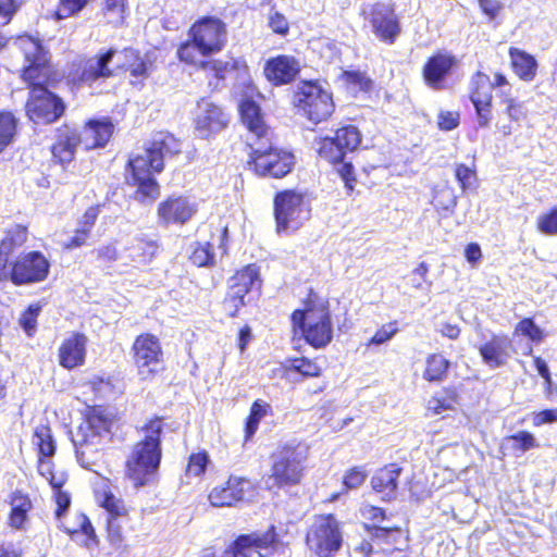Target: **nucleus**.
<instances>
[{
  "mask_svg": "<svg viewBox=\"0 0 557 557\" xmlns=\"http://www.w3.org/2000/svg\"><path fill=\"white\" fill-rule=\"evenodd\" d=\"M178 151L177 143L171 135H160L150 146L135 154L128 163L129 182L137 186L136 197L143 202L153 201L160 194L159 185L153 178L164 166L168 154Z\"/></svg>",
  "mask_w": 557,
  "mask_h": 557,
  "instance_id": "obj_1",
  "label": "nucleus"
},
{
  "mask_svg": "<svg viewBox=\"0 0 557 557\" xmlns=\"http://www.w3.org/2000/svg\"><path fill=\"white\" fill-rule=\"evenodd\" d=\"M151 67L152 60L148 53L141 57L131 48L121 51L109 49L85 61L79 79L90 83L98 78L113 76L120 70L128 71L133 77L146 78Z\"/></svg>",
  "mask_w": 557,
  "mask_h": 557,
  "instance_id": "obj_2",
  "label": "nucleus"
},
{
  "mask_svg": "<svg viewBox=\"0 0 557 557\" xmlns=\"http://www.w3.org/2000/svg\"><path fill=\"white\" fill-rule=\"evenodd\" d=\"M188 37L177 49V57L186 64L197 65L202 58L223 50L227 41L226 25L218 17H202L193 24Z\"/></svg>",
  "mask_w": 557,
  "mask_h": 557,
  "instance_id": "obj_3",
  "label": "nucleus"
},
{
  "mask_svg": "<svg viewBox=\"0 0 557 557\" xmlns=\"http://www.w3.org/2000/svg\"><path fill=\"white\" fill-rule=\"evenodd\" d=\"M111 425V416L104 409L95 407L88 410L82 423L72 432L76 458L84 468H90L99 460Z\"/></svg>",
  "mask_w": 557,
  "mask_h": 557,
  "instance_id": "obj_4",
  "label": "nucleus"
},
{
  "mask_svg": "<svg viewBox=\"0 0 557 557\" xmlns=\"http://www.w3.org/2000/svg\"><path fill=\"white\" fill-rule=\"evenodd\" d=\"M160 419L149 421L144 429L145 436L138 442L127 460V474L136 486L145 485L158 470L161 460Z\"/></svg>",
  "mask_w": 557,
  "mask_h": 557,
  "instance_id": "obj_5",
  "label": "nucleus"
},
{
  "mask_svg": "<svg viewBox=\"0 0 557 557\" xmlns=\"http://www.w3.org/2000/svg\"><path fill=\"white\" fill-rule=\"evenodd\" d=\"M295 331L314 348L325 347L333 338V325L327 301L310 296L302 310L292 314Z\"/></svg>",
  "mask_w": 557,
  "mask_h": 557,
  "instance_id": "obj_6",
  "label": "nucleus"
},
{
  "mask_svg": "<svg viewBox=\"0 0 557 557\" xmlns=\"http://www.w3.org/2000/svg\"><path fill=\"white\" fill-rule=\"evenodd\" d=\"M251 148L249 164L260 176L283 177L294 166V156L290 152L273 148L268 136L262 140L249 143Z\"/></svg>",
  "mask_w": 557,
  "mask_h": 557,
  "instance_id": "obj_7",
  "label": "nucleus"
},
{
  "mask_svg": "<svg viewBox=\"0 0 557 557\" xmlns=\"http://www.w3.org/2000/svg\"><path fill=\"white\" fill-rule=\"evenodd\" d=\"M306 543L318 557H331L343 544L341 523L333 515L314 517L307 531Z\"/></svg>",
  "mask_w": 557,
  "mask_h": 557,
  "instance_id": "obj_8",
  "label": "nucleus"
},
{
  "mask_svg": "<svg viewBox=\"0 0 557 557\" xmlns=\"http://www.w3.org/2000/svg\"><path fill=\"white\" fill-rule=\"evenodd\" d=\"M12 47L20 50L28 63L23 72L26 82L42 84L49 76V51L38 37L22 35L13 39Z\"/></svg>",
  "mask_w": 557,
  "mask_h": 557,
  "instance_id": "obj_9",
  "label": "nucleus"
},
{
  "mask_svg": "<svg viewBox=\"0 0 557 557\" xmlns=\"http://www.w3.org/2000/svg\"><path fill=\"white\" fill-rule=\"evenodd\" d=\"M296 102L314 123L326 120L334 111L331 92L317 82L304 83L296 94Z\"/></svg>",
  "mask_w": 557,
  "mask_h": 557,
  "instance_id": "obj_10",
  "label": "nucleus"
},
{
  "mask_svg": "<svg viewBox=\"0 0 557 557\" xmlns=\"http://www.w3.org/2000/svg\"><path fill=\"white\" fill-rule=\"evenodd\" d=\"M33 85L29 99L26 103V114L36 124H49L58 120L64 112V103L54 94L50 92L36 82Z\"/></svg>",
  "mask_w": 557,
  "mask_h": 557,
  "instance_id": "obj_11",
  "label": "nucleus"
},
{
  "mask_svg": "<svg viewBox=\"0 0 557 557\" xmlns=\"http://www.w3.org/2000/svg\"><path fill=\"white\" fill-rule=\"evenodd\" d=\"M277 231H295L308 219L309 210L301 194L285 190L275 197Z\"/></svg>",
  "mask_w": 557,
  "mask_h": 557,
  "instance_id": "obj_12",
  "label": "nucleus"
},
{
  "mask_svg": "<svg viewBox=\"0 0 557 557\" xmlns=\"http://www.w3.org/2000/svg\"><path fill=\"white\" fill-rule=\"evenodd\" d=\"M132 349L134 363L140 379H152L163 361V351L159 338L149 333L141 334L136 337Z\"/></svg>",
  "mask_w": 557,
  "mask_h": 557,
  "instance_id": "obj_13",
  "label": "nucleus"
},
{
  "mask_svg": "<svg viewBox=\"0 0 557 557\" xmlns=\"http://www.w3.org/2000/svg\"><path fill=\"white\" fill-rule=\"evenodd\" d=\"M363 14L376 38L387 44L395 42L401 28L394 4L375 2L368 5Z\"/></svg>",
  "mask_w": 557,
  "mask_h": 557,
  "instance_id": "obj_14",
  "label": "nucleus"
},
{
  "mask_svg": "<svg viewBox=\"0 0 557 557\" xmlns=\"http://www.w3.org/2000/svg\"><path fill=\"white\" fill-rule=\"evenodd\" d=\"M50 263L38 251H30L18 257L1 278L10 277L15 285L42 282L49 274Z\"/></svg>",
  "mask_w": 557,
  "mask_h": 557,
  "instance_id": "obj_15",
  "label": "nucleus"
},
{
  "mask_svg": "<svg viewBox=\"0 0 557 557\" xmlns=\"http://www.w3.org/2000/svg\"><path fill=\"white\" fill-rule=\"evenodd\" d=\"M361 143V134L354 125L338 128L334 137L320 138L317 141L319 156L330 163H336L354 151Z\"/></svg>",
  "mask_w": 557,
  "mask_h": 557,
  "instance_id": "obj_16",
  "label": "nucleus"
},
{
  "mask_svg": "<svg viewBox=\"0 0 557 557\" xmlns=\"http://www.w3.org/2000/svg\"><path fill=\"white\" fill-rule=\"evenodd\" d=\"M305 459L306 456L299 448L283 447L274 455L272 474L269 480H273L276 486L297 484L302 475Z\"/></svg>",
  "mask_w": 557,
  "mask_h": 557,
  "instance_id": "obj_17",
  "label": "nucleus"
},
{
  "mask_svg": "<svg viewBox=\"0 0 557 557\" xmlns=\"http://www.w3.org/2000/svg\"><path fill=\"white\" fill-rule=\"evenodd\" d=\"M98 504L108 513V537L113 545L123 541V525L127 522V509L122 499L115 497L107 486L96 491Z\"/></svg>",
  "mask_w": 557,
  "mask_h": 557,
  "instance_id": "obj_18",
  "label": "nucleus"
},
{
  "mask_svg": "<svg viewBox=\"0 0 557 557\" xmlns=\"http://www.w3.org/2000/svg\"><path fill=\"white\" fill-rule=\"evenodd\" d=\"M228 121V115L214 102L209 99L198 101L194 116V129L199 138L208 139L220 133L226 127Z\"/></svg>",
  "mask_w": 557,
  "mask_h": 557,
  "instance_id": "obj_19",
  "label": "nucleus"
},
{
  "mask_svg": "<svg viewBox=\"0 0 557 557\" xmlns=\"http://www.w3.org/2000/svg\"><path fill=\"white\" fill-rule=\"evenodd\" d=\"M492 84L488 75L482 72L475 73L470 83V100L476 112L480 127H487L492 120Z\"/></svg>",
  "mask_w": 557,
  "mask_h": 557,
  "instance_id": "obj_20",
  "label": "nucleus"
},
{
  "mask_svg": "<svg viewBox=\"0 0 557 557\" xmlns=\"http://www.w3.org/2000/svg\"><path fill=\"white\" fill-rule=\"evenodd\" d=\"M198 211V202L190 196H171L158 206V218L164 224L187 223Z\"/></svg>",
  "mask_w": 557,
  "mask_h": 557,
  "instance_id": "obj_21",
  "label": "nucleus"
},
{
  "mask_svg": "<svg viewBox=\"0 0 557 557\" xmlns=\"http://www.w3.org/2000/svg\"><path fill=\"white\" fill-rule=\"evenodd\" d=\"M458 64V59L450 52L440 51L432 55L423 66V78L433 89L442 88L445 77Z\"/></svg>",
  "mask_w": 557,
  "mask_h": 557,
  "instance_id": "obj_22",
  "label": "nucleus"
},
{
  "mask_svg": "<svg viewBox=\"0 0 557 557\" xmlns=\"http://www.w3.org/2000/svg\"><path fill=\"white\" fill-rule=\"evenodd\" d=\"M251 487L250 481L245 478L230 476L225 484L215 486L209 494V502L214 507L233 506L242 500Z\"/></svg>",
  "mask_w": 557,
  "mask_h": 557,
  "instance_id": "obj_23",
  "label": "nucleus"
},
{
  "mask_svg": "<svg viewBox=\"0 0 557 557\" xmlns=\"http://www.w3.org/2000/svg\"><path fill=\"white\" fill-rule=\"evenodd\" d=\"M253 87L249 86L246 95L239 101L238 108L243 123L256 137V140L264 139L269 131L264 124L260 107L252 99Z\"/></svg>",
  "mask_w": 557,
  "mask_h": 557,
  "instance_id": "obj_24",
  "label": "nucleus"
},
{
  "mask_svg": "<svg viewBox=\"0 0 557 557\" xmlns=\"http://www.w3.org/2000/svg\"><path fill=\"white\" fill-rule=\"evenodd\" d=\"M511 339L504 334H494L479 347L483 362L491 369L503 367L511 356Z\"/></svg>",
  "mask_w": 557,
  "mask_h": 557,
  "instance_id": "obj_25",
  "label": "nucleus"
},
{
  "mask_svg": "<svg viewBox=\"0 0 557 557\" xmlns=\"http://www.w3.org/2000/svg\"><path fill=\"white\" fill-rule=\"evenodd\" d=\"M88 338L81 333L70 334L59 347V363L72 370L84 364Z\"/></svg>",
  "mask_w": 557,
  "mask_h": 557,
  "instance_id": "obj_26",
  "label": "nucleus"
},
{
  "mask_svg": "<svg viewBox=\"0 0 557 557\" xmlns=\"http://www.w3.org/2000/svg\"><path fill=\"white\" fill-rule=\"evenodd\" d=\"M79 144H82V140L77 131L69 125H63L57 129L52 154L60 163H70L74 159Z\"/></svg>",
  "mask_w": 557,
  "mask_h": 557,
  "instance_id": "obj_27",
  "label": "nucleus"
},
{
  "mask_svg": "<svg viewBox=\"0 0 557 557\" xmlns=\"http://www.w3.org/2000/svg\"><path fill=\"white\" fill-rule=\"evenodd\" d=\"M300 64L289 55H278L267 62L265 76L275 85L289 83L299 72Z\"/></svg>",
  "mask_w": 557,
  "mask_h": 557,
  "instance_id": "obj_28",
  "label": "nucleus"
},
{
  "mask_svg": "<svg viewBox=\"0 0 557 557\" xmlns=\"http://www.w3.org/2000/svg\"><path fill=\"white\" fill-rule=\"evenodd\" d=\"M113 133V124L108 119L90 120L86 123L81 136L86 149L103 147Z\"/></svg>",
  "mask_w": 557,
  "mask_h": 557,
  "instance_id": "obj_29",
  "label": "nucleus"
},
{
  "mask_svg": "<svg viewBox=\"0 0 557 557\" xmlns=\"http://www.w3.org/2000/svg\"><path fill=\"white\" fill-rule=\"evenodd\" d=\"M401 469L396 463H391L373 475L371 484L373 490L382 495L384 499H392L395 497L397 488V480Z\"/></svg>",
  "mask_w": 557,
  "mask_h": 557,
  "instance_id": "obj_30",
  "label": "nucleus"
},
{
  "mask_svg": "<svg viewBox=\"0 0 557 557\" xmlns=\"http://www.w3.org/2000/svg\"><path fill=\"white\" fill-rule=\"evenodd\" d=\"M510 64L513 73L524 82H531L537 73V61L530 53L511 47L509 49Z\"/></svg>",
  "mask_w": 557,
  "mask_h": 557,
  "instance_id": "obj_31",
  "label": "nucleus"
},
{
  "mask_svg": "<svg viewBox=\"0 0 557 557\" xmlns=\"http://www.w3.org/2000/svg\"><path fill=\"white\" fill-rule=\"evenodd\" d=\"M11 512L9 524L11 528L21 530L25 528L28 521V512L32 509V502L27 495L15 492L11 497Z\"/></svg>",
  "mask_w": 557,
  "mask_h": 557,
  "instance_id": "obj_32",
  "label": "nucleus"
},
{
  "mask_svg": "<svg viewBox=\"0 0 557 557\" xmlns=\"http://www.w3.org/2000/svg\"><path fill=\"white\" fill-rule=\"evenodd\" d=\"M457 406V393L454 389L445 388L429 399L426 410L429 413L437 416L446 411H456Z\"/></svg>",
  "mask_w": 557,
  "mask_h": 557,
  "instance_id": "obj_33",
  "label": "nucleus"
},
{
  "mask_svg": "<svg viewBox=\"0 0 557 557\" xmlns=\"http://www.w3.org/2000/svg\"><path fill=\"white\" fill-rule=\"evenodd\" d=\"M158 250V246L151 240H137L127 249V258L134 267L138 268L151 262Z\"/></svg>",
  "mask_w": 557,
  "mask_h": 557,
  "instance_id": "obj_34",
  "label": "nucleus"
},
{
  "mask_svg": "<svg viewBox=\"0 0 557 557\" xmlns=\"http://www.w3.org/2000/svg\"><path fill=\"white\" fill-rule=\"evenodd\" d=\"M195 66L212 73L216 78H224L227 74L244 66V63L233 57L225 55L222 59L211 61H205L202 58L201 63Z\"/></svg>",
  "mask_w": 557,
  "mask_h": 557,
  "instance_id": "obj_35",
  "label": "nucleus"
},
{
  "mask_svg": "<svg viewBox=\"0 0 557 557\" xmlns=\"http://www.w3.org/2000/svg\"><path fill=\"white\" fill-rule=\"evenodd\" d=\"M77 525L64 527L66 532L72 535L76 542L83 543L87 547H91L96 544V535L94 528L87 516L83 513L76 515Z\"/></svg>",
  "mask_w": 557,
  "mask_h": 557,
  "instance_id": "obj_36",
  "label": "nucleus"
},
{
  "mask_svg": "<svg viewBox=\"0 0 557 557\" xmlns=\"http://www.w3.org/2000/svg\"><path fill=\"white\" fill-rule=\"evenodd\" d=\"M449 361L441 354H432L425 360L423 379L428 382H441L445 379Z\"/></svg>",
  "mask_w": 557,
  "mask_h": 557,
  "instance_id": "obj_37",
  "label": "nucleus"
},
{
  "mask_svg": "<svg viewBox=\"0 0 557 557\" xmlns=\"http://www.w3.org/2000/svg\"><path fill=\"white\" fill-rule=\"evenodd\" d=\"M231 280H233L237 286L243 287L248 294L255 290L259 292L261 287L260 272L255 264H249L237 271Z\"/></svg>",
  "mask_w": 557,
  "mask_h": 557,
  "instance_id": "obj_38",
  "label": "nucleus"
},
{
  "mask_svg": "<svg viewBox=\"0 0 557 557\" xmlns=\"http://www.w3.org/2000/svg\"><path fill=\"white\" fill-rule=\"evenodd\" d=\"M32 444L37 448L38 457H51L54 455L55 445L51 429L46 424H40L35 428Z\"/></svg>",
  "mask_w": 557,
  "mask_h": 557,
  "instance_id": "obj_39",
  "label": "nucleus"
},
{
  "mask_svg": "<svg viewBox=\"0 0 557 557\" xmlns=\"http://www.w3.org/2000/svg\"><path fill=\"white\" fill-rule=\"evenodd\" d=\"M101 11L109 24L121 25L126 17L127 0H101Z\"/></svg>",
  "mask_w": 557,
  "mask_h": 557,
  "instance_id": "obj_40",
  "label": "nucleus"
},
{
  "mask_svg": "<svg viewBox=\"0 0 557 557\" xmlns=\"http://www.w3.org/2000/svg\"><path fill=\"white\" fill-rule=\"evenodd\" d=\"M246 295L248 293L243 287L237 286L233 280H230L228 290L223 301L224 310L230 317H235L239 309L246 305Z\"/></svg>",
  "mask_w": 557,
  "mask_h": 557,
  "instance_id": "obj_41",
  "label": "nucleus"
},
{
  "mask_svg": "<svg viewBox=\"0 0 557 557\" xmlns=\"http://www.w3.org/2000/svg\"><path fill=\"white\" fill-rule=\"evenodd\" d=\"M433 206L438 212L451 213L457 206L455 190L447 186H438L434 189Z\"/></svg>",
  "mask_w": 557,
  "mask_h": 557,
  "instance_id": "obj_42",
  "label": "nucleus"
},
{
  "mask_svg": "<svg viewBox=\"0 0 557 557\" xmlns=\"http://www.w3.org/2000/svg\"><path fill=\"white\" fill-rule=\"evenodd\" d=\"M17 120L12 112H0V153L13 143L16 135Z\"/></svg>",
  "mask_w": 557,
  "mask_h": 557,
  "instance_id": "obj_43",
  "label": "nucleus"
},
{
  "mask_svg": "<svg viewBox=\"0 0 557 557\" xmlns=\"http://www.w3.org/2000/svg\"><path fill=\"white\" fill-rule=\"evenodd\" d=\"M499 103L503 106V113L512 122H519L525 117L527 113L523 103L512 97L509 92L498 94Z\"/></svg>",
  "mask_w": 557,
  "mask_h": 557,
  "instance_id": "obj_44",
  "label": "nucleus"
},
{
  "mask_svg": "<svg viewBox=\"0 0 557 557\" xmlns=\"http://www.w3.org/2000/svg\"><path fill=\"white\" fill-rule=\"evenodd\" d=\"M45 458L46 457L44 456H39L38 472L54 490H60L63 486L66 476L62 471H54L52 462Z\"/></svg>",
  "mask_w": 557,
  "mask_h": 557,
  "instance_id": "obj_45",
  "label": "nucleus"
},
{
  "mask_svg": "<svg viewBox=\"0 0 557 557\" xmlns=\"http://www.w3.org/2000/svg\"><path fill=\"white\" fill-rule=\"evenodd\" d=\"M342 78L349 88L350 92L367 91L371 87V79L359 71H346L342 74Z\"/></svg>",
  "mask_w": 557,
  "mask_h": 557,
  "instance_id": "obj_46",
  "label": "nucleus"
},
{
  "mask_svg": "<svg viewBox=\"0 0 557 557\" xmlns=\"http://www.w3.org/2000/svg\"><path fill=\"white\" fill-rule=\"evenodd\" d=\"M269 405L262 400H256L250 409V414L246 423V436L255 434L262 418L267 416Z\"/></svg>",
  "mask_w": 557,
  "mask_h": 557,
  "instance_id": "obj_47",
  "label": "nucleus"
},
{
  "mask_svg": "<svg viewBox=\"0 0 557 557\" xmlns=\"http://www.w3.org/2000/svg\"><path fill=\"white\" fill-rule=\"evenodd\" d=\"M515 334L524 336L533 343H541L544 338V331L531 319L521 320L516 325Z\"/></svg>",
  "mask_w": 557,
  "mask_h": 557,
  "instance_id": "obj_48",
  "label": "nucleus"
},
{
  "mask_svg": "<svg viewBox=\"0 0 557 557\" xmlns=\"http://www.w3.org/2000/svg\"><path fill=\"white\" fill-rule=\"evenodd\" d=\"M209 462L210 458L207 451L191 454L188 459L186 475L194 478L200 476L205 473Z\"/></svg>",
  "mask_w": 557,
  "mask_h": 557,
  "instance_id": "obj_49",
  "label": "nucleus"
},
{
  "mask_svg": "<svg viewBox=\"0 0 557 557\" xmlns=\"http://www.w3.org/2000/svg\"><path fill=\"white\" fill-rule=\"evenodd\" d=\"M288 368L300 373L304 376H319L321 369L315 361L308 358H293L288 360Z\"/></svg>",
  "mask_w": 557,
  "mask_h": 557,
  "instance_id": "obj_50",
  "label": "nucleus"
},
{
  "mask_svg": "<svg viewBox=\"0 0 557 557\" xmlns=\"http://www.w3.org/2000/svg\"><path fill=\"white\" fill-rule=\"evenodd\" d=\"M92 0H60L55 12L58 20L78 14Z\"/></svg>",
  "mask_w": 557,
  "mask_h": 557,
  "instance_id": "obj_51",
  "label": "nucleus"
},
{
  "mask_svg": "<svg viewBox=\"0 0 557 557\" xmlns=\"http://www.w3.org/2000/svg\"><path fill=\"white\" fill-rule=\"evenodd\" d=\"M40 310L41 306L39 304H32L22 313L20 318V325L27 333V335H32L36 330L37 317L39 315Z\"/></svg>",
  "mask_w": 557,
  "mask_h": 557,
  "instance_id": "obj_52",
  "label": "nucleus"
},
{
  "mask_svg": "<svg viewBox=\"0 0 557 557\" xmlns=\"http://www.w3.org/2000/svg\"><path fill=\"white\" fill-rule=\"evenodd\" d=\"M190 260L197 267H207L213 263V253L208 243L196 244L190 255Z\"/></svg>",
  "mask_w": 557,
  "mask_h": 557,
  "instance_id": "obj_53",
  "label": "nucleus"
},
{
  "mask_svg": "<svg viewBox=\"0 0 557 557\" xmlns=\"http://www.w3.org/2000/svg\"><path fill=\"white\" fill-rule=\"evenodd\" d=\"M398 333L397 321H393L382 325L372 336L368 346L382 345L391 341Z\"/></svg>",
  "mask_w": 557,
  "mask_h": 557,
  "instance_id": "obj_54",
  "label": "nucleus"
},
{
  "mask_svg": "<svg viewBox=\"0 0 557 557\" xmlns=\"http://www.w3.org/2000/svg\"><path fill=\"white\" fill-rule=\"evenodd\" d=\"M368 473L363 467H354L344 476V485L347 490L358 488L363 484Z\"/></svg>",
  "mask_w": 557,
  "mask_h": 557,
  "instance_id": "obj_55",
  "label": "nucleus"
},
{
  "mask_svg": "<svg viewBox=\"0 0 557 557\" xmlns=\"http://www.w3.org/2000/svg\"><path fill=\"white\" fill-rule=\"evenodd\" d=\"M537 228L545 235H557V208L539 218Z\"/></svg>",
  "mask_w": 557,
  "mask_h": 557,
  "instance_id": "obj_56",
  "label": "nucleus"
},
{
  "mask_svg": "<svg viewBox=\"0 0 557 557\" xmlns=\"http://www.w3.org/2000/svg\"><path fill=\"white\" fill-rule=\"evenodd\" d=\"M509 442H513V448H518L522 451L530 450L537 446L535 437L525 431L518 432L507 438Z\"/></svg>",
  "mask_w": 557,
  "mask_h": 557,
  "instance_id": "obj_57",
  "label": "nucleus"
},
{
  "mask_svg": "<svg viewBox=\"0 0 557 557\" xmlns=\"http://www.w3.org/2000/svg\"><path fill=\"white\" fill-rule=\"evenodd\" d=\"M429 268L421 262L408 276V284L416 289H423Z\"/></svg>",
  "mask_w": 557,
  "mask_h": 557,
  "instance_id": "obj_58",
  "label": "nucleus"
},
{
  "mask_svg": "<svg viewBox=\"0 0 557 557\" xmlns=\"http://www.w3.org/2000/svg\"><path fill=\"white\" fill-rule=\"evenodd\" d=\"M437 125L442 131H451L459 125V113L456 111H441Z\"/></svg>",
  "mask_w": 557,
  "mask_h": 557,
  "instance_id": "obj_59",
  "label": "nucleus"
},
{
  "mask_svg": "<svg viewBox=\"0 0 557 557\" xmlns=\"http://www.w3.org/2000/svg\"><path fill=\"white\" fill-rule=\"evenodd\" d=\"M531 422L534 426L557 423V408L533 412L531 414Z\"/></svg>",
  "mask_w": 557,
  "mask_h": 557,
  "instance_id": "obj_60",
  "label": "nucleus"
},
{
  "mask_svg": "<svg viewBox=\"0 0 557 557\" xmlns=\"http://www.w3.org/2000/svg\"><path fill=\"white\" fill-rule=\"evenodd\" d=\"M89 385L91 389L100 397H109L114 392V385L109 379L94 377Z\"/></svg>",
  "mask_w": 557,
  "mask_h": 557,
  "instance_id": "obj_61",
  "label": "nucleus"
},
{
  "mask_svg": "<svg viewBox=\"0 0 557 557\" xmlns=\"http://www.w3.org/2000/svg\"><path fill=\"white\" fill-rule=\"evenodd\" d=\"M334 165H336V171L338 172V174L341 175L342 180L344 181L345 183V186L348 188V189H352L354 188V183H355V175H354V166L351 163L349 162H344V159L342 161H338L336 163H333Z\"/></svg>",
  "mask_w": 557,
  "mask_h": 557,
  "instance_id": "obj_62",
  "label": "nucleus"
},
{
  "mask_svg": "<svg viewBox=\"0 0 557 557\" xmlns=\"http://www.w3.org/2000/svg\"><path fill=\"white\" fill-rule=\"evenodd\" d=\"M456 178L460 183L462 189L471 187L475 181V172L465 164L456 168Z\"/></svg>",
  "mask_w": 557,
  "mask_h": 557,
  "instance_id": "obj_63",
  "label": "nucleus"
},
{
  "mask_svg": "<svg viewBox=\"0 0 557 557\" xmlns=\"http://www.w3.org/2000/svg\"><path fill=\"white\" fill-rule=\"evenodd\" d=\"M100 213L99 206H92L89 207L85 213L82 215V218L78 220V226L79 228L90 233L98 215Z\"/></svg>",
  "mask_w": 557,
  "mask_h": 557,
  "instance_id": "obj_64",
  "label": "nucleus"
}]
</instances>
